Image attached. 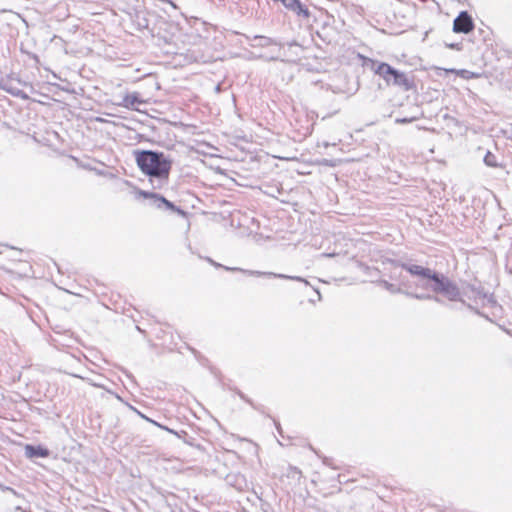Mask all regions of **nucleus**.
<instances>
[{"mask_svg":"<svg viewBox=\"0 0 512 512\" xmlns=\"http://www.w3.org/2000/svg\"><path fill=\"white\" fill-rule=\"evenodd\" d=\"M236 393H237V395H238V396H239L243 401H245L246 403H248V404H249L250 406H252L254 409H258V408L255 406L254 402H253L250 398H248V397H247V396H246L242 391L237 390V391H236Z\"/></svg>","mask_w":512,"mask_h":512,"instance_id":"a211bd4d","label":"nucleus"},{"mask_svg":"<svg viewBox=\"0 0 512 512\" xmlns=\"http://www.w3.org/2000/svg\"><path fill=\"white\" fill-rule=\"evenodd\" d=\"M289 46H298V44L294 41V42L289 43Z\"/></svg>","mask_w":512,"mask_h":512,"instance_id":"bb28decb","label":"nucleus"},{"mask_svg":"<svg viewBox=\"0 0 512 512\" xmlns=\"http://www.w3.org/2000/svg\"><path fill=\"white\" fill-rule=\"evenodd\" d=\"M413 120L414 118H397L395 122L398 124H406L412 122Z\"/></svg>","mask_w":512,"mask_h":512,"instance_id":"412c9836","label":"nucleus"},{"mask_svg":"<svg viewBox=\"0 0 512 512\" xmlns=\"http://www.w3.org/2000/svg\"><path fill=\"white\" fill-rule=\"evenodd\" d=\"M143 101L139 98L138 93L127 94L123 98L122 105L128 109H135L137 104H142Z\"/></svg>","mask_w":512,"mask_h":512,"instance_id":"2eb2a0df","label":"nucleus"},{"mask_svg":"<svg viewBox=\"0 0 512 512\" xmlns=\"http://www.w3.org/2000/svg\"><path fill=\"white\" fill-rule=\"evenodd\" d=\"M208 262L214 265L215 267H223L221 264L213 261L211 258H207Z\"/></svg>","mask_w":512,"mask_h":512,"instance_id":"5701e85b","label":"nucleus"},{"mask_svg":"<svg viewBox=\"0 0 512 512\" xmlns=\"http://www.w3.org/2000/svg\"><path fill=\"white\" fill-rule=\"evenodd\" d=\"M365 65L376 75L381 77L388 86L399 87L404 91H410L414 87L412 78L388 63L367 58Z\"/></svg>","mask_w":512,"mask_h":512,"instance_id":"7ed1b4c3","label":"nucleus"},{"mask_svg":"<svg viewBox=\"0 0 512 512\" xmlns=\"http://www.w3.org/2000/svg\"><path fill=\"white\" fill-rule=\"evenodd\" d=\"M15 79V83L17 84V86H24V87H28L30 89L31 92H34V88L33 86L26 82V81H22L20 78L18 77H14Z\"/></svg>","mask_w":512,"mask_h":512,"instance_id":"aec40b11","label":"nucleus"},{"mask_svg":"<svg viewBox=\"0 0 512 512\" xmlns=\"http://www.w3.org/2000/svg\"><path fill=\"white\" fill-rule=\"evenodd\" d=\"M227 484L241 491L246 486L245 477L239 473H230L225 478Z\"/></svg>","mask_w":512,"mask_h":512,"instance_id":"ddd939ff","label":"nucleus"},{"mask_svg":"<svg viewBox=\"0 0 512 512\" xmlns=\"http://www.w3.org/2000/svg\"><path fill=\"white\" fill-rule=\"evenodd\" d=\"M194 441H195V439L193 437L189 436L188 434L184 438V443H186V444H188V445H190L192 447H195V448H197L199 450H202L203 447L200 444H195Z\"/></svg>","mask_w":512,"mask_h":512,"instance_id":"6ab92c4d","label":"nucleus"},{"mask_svg":"<svg viewBox=\"0 0 512 512\" xmlns=\"http://www.w3.org/2000/svg\"><path fill=\"white\" fill-rule=\"evenodd\" d=\"M461 292L462 298L467 297L468 299H487L489 303H494L491 296L484 291L481 285L465 283L462 285Z\"/></svg>","mask_w":512,"mask_h":512,"instance_id":"6e6552de","label":"nucleus"},{"mask_svg":"<svg viewBox=\"0 0 512 512\" xmlns=\"http://www.w3.org/2000/svg\"><path fill=\"white\" fill-rule=\"evenodd\" d=\"M474 29V21L467 11H461L453 21L455 33L468 34Z\"/></svg>","mask_w":512,"mask_h":512,"instance_id":"0eeeda50","label":"nucleus"},{"mask_svg":"<svg viewBox=\"0 0 512 512\" xmlns=\"http://www.w3.org/2000/svg\"><path fill=\"white\" fill-rule=\"evenodd\" d=\"M483 161H484L485 165L488 167L496 168L499 166V164L497 162V157L490 151L486 152Z\"/></svg>","mask_w":512,"mask_h":512,"instance_id":"f3484780","label":"nucleus"},{"mask_svg":"<svg viewBox=\"0 0 512 512\" xmlns=\"http://www.w3.org/2000/svg\"><path fill=\"white\" fill-rule=\"evenodd\" d=\"M447 46L450 47V48H457V49H459L458 44H449Z\"/></svg>","mask_w":512,"mask_h":512,"instance_id":"a878e982","label":"nucleus"},{"mask_svg":"<svg viewBox=\"0 0 512 512\" xmlns=\"http://www.w3.org/2000/svg\"><path fill=\"white\" fill-rule=\"evenodd\" d=\"M246 39L248 41H251L250 46L251 47H268L271 45H278L277 41L273 38L262 36V35H255L252 38L250 36H246ZM279 46H281L279 44Z\"/></svg>","mask_w":512,"mask_h":512,"instance_id":"9b49d317","label":"nucleus"},{"mask_svg":"<svg viewBox=\"0 0 512 512\" xmlns=\"http://www.w3.org/2000/svg\"><path fill=\"white\" fill-rule=\"evenodd\" d=\"M379 286H382L385 290L390 292L391 294H404L407 297L415 298L418 300H433L435 302H440V299L436 296H432L430 294L425 293H414L412 292L411 285L405 279H401L398 284L390 283L387 280L379 279L376 281Z\"/></svg>","mask_w":512,"mask_h":512,"instance_id":"20e7f679","label":"nucleus"},{"mask_svg":"<svg viewBox=\"0 0 512 512\" xmlns=\"http://www.w3.org/2000/svg\"><path fill=\"white\" fill-rule=\"evenodd\" d=\"M280 50H281V48H279V51H280ZM280 57H281V54H280V52H279L276 56H272V57H270V60H273V61H274V60H278V59H280Z\"/></svg>","mask_w":512,"mask_h":512,"instance_id":"393cba45","label":"nucleus"},{"mask_svg":"<svg viewBox=\"0 0 512 512\" xmlns=\"http://www.w3.org/2000/svg\"><path fill=\"white\" fill-rule=\"evenodd\" d=\"M49 454H50V451L41 445L35 446V445L27 444L25 446V455L28 458H38V457L45 458V457H48Z\"/></svg>","mask_w":512,"mask_h":512,"instance_id":"f8f14e48","label":"nucleus"},{"mask_svg":"<svg viewBox=\"0 0 512 512\" xmlns=\"http://www.w3.org/2000/svg\"><path fill=\"white\" fill-rule=\"evenodd\" d=\"M467 307H468L469 309H473V307H472L470 304H467Z\"/></svg>","mask_w":512,"mask_h":512,"instance_id":"7c9ffc66","label":"nucleus"},{"mask_svg":"<svg viewBox=\"0 0 512 512\" xmlns=\"http://www.w3.org/2000/svg\"><path fill=\"white\" fill-rule=\"evenodd\" d=\"M334 254H323V256H326V257H331L333 256Z\"/></svg>","mask_w":512,"mask_h":512,"instance_id":"cd10ccee","label":"nucleus"},{"mask_svg":"<svg viewBox=\"0 0 512 512\" xmlns=\"http://www.w3.org/2000/svg\"><path fill=\"white\" fill-rule=\"evenodd\" d=\"M1 89L9 93L10 95L20 98L22 100H29L30 97L23 90L19 89L17 84L15 83L14 77H8L5 80H2Z\"/></svg>","mask_w":512,"mask_h":512,"instance_id":"1a4fd4ad","label":"nucleus"},{"mask_svg":"<svg viewBox=\"0 0 512 512\" xmlns=\"http://www.w3.org/2000/svg\"><path fill=\"white\" fill-rule=\"evenodd\" d=\"M287 9L293 11L298 16L308 18L310 12L306 6H304L299 0H285L282 3Z\"/></svg>","mask_w":512,"mask_h":512,"instance_id":"9d476101","label":"nucleus"},{"mask_svg":"<svg viewBox=\"0 0 512 512\" xmlns=\"http://www.w3.org/2000/svg\"><path fill=\"white\" fill-rule=\"evenodd\" d=\"M3 490H5V491H10V492H11V493H13L14 495H17V492H16L13 488H11V487H4V488H3Z\"/></svg>","mask_w":512,"mask_h":512,"instance_id":"b1692460","label":"nucleus"},{"mask_svg":"<svg viewBox=\"0 0 512 512\" xmlns=\"http://www.w3.org/2000/svg\"><path fill=\"white\" fill-rule=\"evenodd\" d=\"M138 414H139L142 418H144L145 420H147L148 422H150V423L154 424L155 426H157V427H159V428H161V429H163V430H166L167 432H169V433H171V434H174V435H175V436H177L178 438H181V439H183V440H184V438L187 436V432H186V431H183V430H182V431H180V432L175 431V430H173V429H170V428H169V427H167V426H164V425H162V424H160V423H158V422H156V421H154V420H152V419L148 418L147 416L143 415V414H142V413H140V412H138Z\"/></svg>","mask_w":512,"mask_h":512,"instance_id":"4468645a","label":"nucleus"},{"mask_svg":"<svg viewBox=\"0 0 512 512\" xmlns=\"http://www.w3.org/2000/svg\"><path fill=\"white\" fill-rule=\"evenodd\" d=\"M224 268L226 270H231V271H241L250 276L274 277V278H279V279L303 282L305 285H309V282L300 276H290V275H286V274L273 273V272H261V271H256V270H244V269H240V268H229V267H224Z\"/></svg>","mask_w":512,"mask_h":512,"instance_id":"423d86ee","label":"nucleus"},{"mask_svg":"<svg viewBox=\"0 0 512 512\" xmlns=\"http://www.w3.org/2000/svg\"><path fill=\"white\" fill-rule=\"evenodd\" d=\"M389 277L392 280H399L400 281L401 279H403L400 275H397L396 273H391Z\"/></svg>","mask_w":512,"mask_h":512,"instance_id":"4be33fe9","label":"nucleus"},{"mask_svg":"<svg viewBox=\"0 0 512 512\" xmlns=\"http://www.w3.org/2000/svg\"><path fill=\"white\" fill-rule=\"evenodd\" d=\"M389 263H391L395 268H401L407 271L411 276L418 278L416 287L430 289L434 293L431 295L440 299V304H442L443 301L439 295L449 301L466 304L465 300L462 298L461 288L445 274L432 270L428 267L409 262H402L400 260H389Z\"/></svg>","mask_w":512,"mask_h":512,"instance_id":"f257e3e1","label":"nucleus"},{"mask_svg":"<svg viewBox=\"0 0 512 512\" xmlns=\"http://www.w3.org/2000/svg\"><path fill=\"white\" fill-rule=\"evenodd\" d=\"M285 476L287 479L291 480V484L299 485L302 478V472L297 467L289 466Z\"/></svg>","mask_w":512,"mask_h":512,"instance_id":"dca6fc26","label":"nucleus"},{"mask_svg":"<svg viewBox=\"0 0 512 512\" xmlns=\"http://www.w3.org/2000/svg\"><path fill=\"white\" fill-rule=\"evenodd\" d=\"M315 291H316V293L318 294V298L320 299V298H321V294H320V292H319L318 290H315Z\"/></svg>","mask_w":512,"mask_h":512,"instance_id":"c85d7f7f","label":"nucleus"},{"mask_svg":"<svg viewBox=\"0 0 512 512\" xmlns=\"http://www.w3.org/2000/svg\"><path fill=\"white\" fill-rule=\"evenodd\" d=\"M134 156L138 168L148 176L154 189L168 185L173 164L170 155L155 150H136Z\"/></svg>","mask_w":512,"mask_h":512,"instance_id":"f03ea898","label":"nucleus"},{"mask_svg":"<svg viewBox=\"0 0 512 512\" xmlns=\"http://www.w3.org/2000/svg\"><path fill=\"white\" fill-rule=\"evenodd\" d=\"M216 91H220V85L216 86Z\"/></svg>","mask_w":512,"mask_h":512,"instance_id":"c756f323","label":"nucleus"},{"mask_svg":"<svg viewBox=\"0 0 512 512\" xmlns=\"http://www.w3.org/2000/svg\"><path fill=\"white\" fill-rule=\"evenodd\" d=\"M137 194L143 198H147L151 200V204L159 209L165 208L167 210H170L172 212H176L181 216H186L187 213L181 209L180 207H177L172 203L171 201L167 200L165 197L154 193V192H148L144 190H138Z\"/></svg>","mask_w":512,"mask_h":512,"instance_id":"39448f33","label":"nucleus"}]
</instances>
